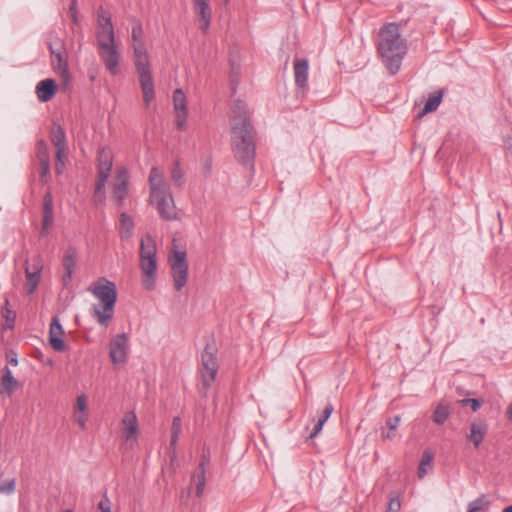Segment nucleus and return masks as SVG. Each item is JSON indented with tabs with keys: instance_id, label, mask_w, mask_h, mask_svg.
<instances>
[{
	"instance_id": "nucleus-1",
	"label": "nucleus",
	"mask_w": 512,
	"mask_h": 512,
	"mask_svg": "<svg viewBox=\"0 0 512 512\" xmlns=\"http://www.w3.org/2000/svg\"><path fill=\"white\" fill-rule=\"evenodd\" d=\"M231 110V141L234 156L243 166L251 169L254 166L256 147L246 105L241 100H235Z\"/></svg>"
},
{
	"instance_id": "nucleus-2",
	"label": "nucleus",
	"mask_w": 512,
	"mask_h": 512,
	"mask_svg": "<svg viewBox=\"0 0 512 512\" xmlns=\"http://www.w3.org/2000/svg\"><path fill=\"white\" fill-rule=\"evenodd\" d=\"M377 51L391 75H395L407 53V41L396 23H388L379 31Z\"/></svg>"
},
{
	"instance_id": "nucleus-3",
	"label": "nucleus",
	"mask_w": 512,
	"mask_h": 512,
	"mask_svg": "<svg viewBox=\"0 0 512 512\" xmlns=\"http://www.w3.org/2000/svg\"><path fill=\"white\" fill-rule=\"evenodd\" d=\"M142 33L143 30L140 24H137L132 28L135 67L143 94V100L148 106L155 98V88L150 70L149 55L142 38Z\"/></svg>"
},
{
	"instance_id": "nucleus-4",
	"label": "nucleus",
	"mask_w": 512,
	"mask_h": 512,
	"mask_svg": "<svg viewBox=\"0 0 512 512\" xmlns=\"http://www.w3.org/2000/svg\"><path fill=\"white\" fill-rule=\"evenodd\" d=\"M88 291L99 301V304L92 306L91 315L99 325L107 327L114 317L117 302L115 283L106 278H100L88 288Z\"/></svg>"
},
{
	"instance_id": "nucleus-5",
	"label": "nucleus",
	"mask_w": 512,
	"mask_h": 512,
	"mask_svg": "<svg viewBox=\"0 0 512 512\" xmlns=\"http://www.w3.org/2000/svg\"><path fill=\"white\" fill-rule=\"evenodd\" d=\"M150 203L154 205L165 220L177 218L173 195L165 182L163 174L157 167H152L149 174Z\"/></svg>"
},
{
	"instance_id": "nucleus-6",
	"label": "nucleus",
	"mask_w": 512,
	"mask_h": 512,
	"mask_svg": "<svg viewBox=\"0 0 512 512\" xmlns=\"http://www.w3.org/2000/svg\"><path fill=\"white\" fill-rule=\"evenodd\" d=\"M156 251L153 237L147 234L140 242V267L144 274L142 283L146 290H153L155 287Z\"/></svg>"
},
{
	"instance_id": "nucleus-7",
	"label": "nucleus",
	"mask_w": 512,
	"mask_h": 512,
	"mask_svg": "<svg viewBox=\"0 0 512 512\" xmlns=\"http://www.w3.org/2000/svg\"><path fill=\"white\" fill-rule=\"evenodd\" d=\"M216 354L217 348L215 345L207 343L201 355V365L199 368L201 384L205 389L211 387L218 373L219 365Z\"/></svg>"
},
{
	"instance_id": "nucleus-8",
	"label": "nucleus",
	"mask_w": 512,
	"mask_h": 512,
	"mask_svg": "<svg viewBox=\"0 0 512 512\" xmlns=\"http://www.w3.org/2000/svg\"><path fill=\"white\" fill-rule=\"evenodd\" d=\"M169 264L172 270L174 287L180 291L187 283L188 263L186 260V251L179 250L176 247L175 240L169 254Z\"/></svg>"
},
{
	"instance_id": "nucleus-9",
	"label": "nucleus",
	"mask_w": 512,
	"mask_h": 512,
	"mask_svg": "<svg viewBox=\"0 0 512 512\" xmlns=\"http://www.w3.org/2000/svg\"><path fill=\"white\" fill-rule=\"evenodd\" d=\"M49 51L51 54V63L55 72L60 76L64 83L70 80L69 65H68V52L62 42L58 44L49 42Z\"/></svg>"
},
{
	"instance_id": "nucleus-10",
	"label": "nucleus",
	"mask_w": 512,
	"mask_h": 512,
	"mask_svg": "<svg viewBox=\"0 0 512 512\" xmlns=\"http://www.w3.org/2000/svg\"><path fill=\"white\" fill-rule=\"evenodd\" d=\"M97 43L98 47L113 45L115 44V33L112 24L111 17L108 16L103 8H100L97 12Z\"/></svg>"
},
{
	"instance_id": "nucleus-11",
	"label": "nucleus",
	"mask_w": 512,
	"mask_h": 512,
	"mask_svg": "<svg viewBox=\"0 0 512 512\" xmlns=\"http://www.w3.org/2000/svg\"><path fill=\"white\" fill-rule=\"evenodd\" d=\"M128 336L125 333L113 337L109 344V356L114 364L125 363L128 354Z\"/></svg>"
},
{
	"instance_id": "nucleus-12",
	"label": "nucleus",
	"mask_w": 512,
	"mask_h": 512,
	"mask_svg": "<svg viewBox=\"0 0 512 512\" xmlns=\"http://www.w3.org/2000/svg\"><path fill=\"white\" fill-rule=\"evenodd\" d=\"M99 56L111 75L119 73L120 54L116 44L99 47Z\"/></svg>"
},
{
	"instance_id": "nucleus-13",
	"label": "nucleus",
	"mask_w": 512,
	"mask_h": 512,
	"mask_svg": "<svg viewBox=\"0 0 512 512\" xmlns=\"http://www.w3.org/2000/svg\"><path fill=\"white\" fill-rule=\"evenodd\" d=\"M173 104L175 111L176 126L179 130H185L188 112L186 106V96L182 89H176L174 91Z\"/></svg>"
},
{
	"instance_id": "nucleus-14",
	"label": "nucleus",
	"mask_w": 512,
	"mask_h": 512,
	"mask_svg": "<svg viewBox=\"0 0 512 512\" xmlns=\"http://www.w3.org/2000/svg\"><path fill=\"white\" fill-rule=\"evenodd\" d=\"M122 438L133 444L138 435V419L133 411L126 412L121 420Z\"/></svg>"
},
{
	"instance_id": "nucleus-15",
	"label": "nucleus",
	"mask_w": 512,
	"mask_h": 512,
	"mask_svg": "<svg viewBox=\"0 0 512 512\" xmlns=\"http://www.w3.org/2000/svg\"><path fill=\"white\" fill-rule=\"evenodd\" d=\"M293 70L296 87L300 91L305 92L308 88V60L296 58L293 63Z\"/></svg>"
},
{
	"instance_id": "nucleus-16",
	"label": "nucleus",
	"mask_w": 512,
	"mask_h": 512,
	"mask_svg": "<svg viewBox=\"0 0 512 512\" xmlns=\"http://www.w3.org/2000/svg\"><path fill=\"white\" fill-rule=\"evenodd\" d=\"M128 172L125 168H120L117 171L116 181L113 186L112 198L119 203H122L128 194Z\"/></svg>"
},
{
	"instance_id": "nucleus-17",
	"label": "nucleus",
	"mask_w": 512,
	"mask_h": 512,
	"mask_svg": "<svg viewBox=\"0 0 512 512\" xmlns=\"http://www.w3.org/2000/svg\"><path fill=\"white\" fill-rule=\"evenodd\" d=\"M63 334L64 331L60 323V319L57 316H54L49 329V342L55 351L62 352L66 348L65 342L62 339Z\"/></svg>"
},
{
	"instance_id": "nucleus-18",
	"label": "nucleus",
	"mask_w": 512,
	"mask_h": 512,
	"mask_svg": "<svg viewBox=\"0 0 512 512\" xmlns=\"http://www.w3.org/2000/svg\"><path fill=\"white\" fill-rule=\"evenodd\" d=\"M194 11L201 20L200 29L206 33L209 29L211 22V9L208 0H193Z\"/></svg>"
},
{
	"instance_id": "nucleus-19",
	"label": "nucleus",
	"mask_w": 512,
	"mask_h": 512,
	"mask_svg": "<svg viewBox=\"0 0 512 512\" xmlns=\"http://www.w3.org/2000/svg\"><path fill=\"white\" fill-rule=\"evenodd\" d=\"M20 386L18 380L12 374V371L8 366H5L2 371L0 378V395L6 394L11 396L12 393Z\"/></svg>"
},
{
	"instance_id": "nucleus-20",
	"label": "nucleus",
	"mask_w": 512,
	"mask_h": 512,
	"mask_svg": "<svg viewBox=\"0 0 512 512\" xmlns=\"http://www.w3.org/2000/svg\"><path fill=\"white\" fill-rule=\"evenodd\" d=\"M57 85L53 79L40 81L36 86V95L41 102H47L56 93Z\"/></svg>"
},
{
	"instance_id": "nucleus-21",
	"label": "nucleus",
	"mask_w": 512,
	"mask_h": 512,
	"mask_svg": "<svg viewBox=\"0 0 512 512\" xmlns=\"http://www.w3.org/2000/svg\"><path fill=\"white\" fill-rule=\"evenodd\" d=\"M113 155L110 149L102 148L98 153V175H110Z\"/></svg>"
},
{
	"instance_id": "nucleus-22",
	"label": "nucleus",
	"mask_w": 512,
	"mask_h": 512,
	"mask_svg": "<svg viewBox=\"0 0 512 512\" xmlns=\"http://www.w3.org/2000/svg\"><path fill=\"white\" fill-rule=\"evenodd\" d=\"M76 257L77 252L74 248L70 247L66 250L64 259H63V267L65 270V275L63 276V282L65 285L69 283L72 277V273L76 266Z\"/></svg>"
},
{
	"instance_id": "nucleus-23",
	"label": "nucleus",
	"mask_w": 512,
	"mask_h": 512,
	"mask_svg": "<svg viewBox=\"0 0 512 512\" xmlns=\"http://www.w3.org/2000/svg\"><path fill=\"white\" fill-rule=\"evenodd\" d=\"M53 199L51 193H46L43 200V227L42 234H46L53 223Z\"/></svg>"
},
{
	"instance_id": "nucleus-24",
	"label": "nucleus",
	"mask_w": 512,
	"mask_h": 512,
	"mask_svg": "<svg viewBox=\"0 0 512 512\" xmlns=\"http://www.w3.org/2000/svg\"><path fill=\"white\" fill-rule=\"evenodd\" d=\"M487 433V426L483 422H472L470 434L468 435V439L474 444L476 448L484 440V437Z\"/></svg>"
},
{
	"instance_id": "nucleus-25",
	"label": "nucleus",
	"mask_w": 512,
	"mask_h": 512,
	"mask_svg": "<svg viewBox=\"0 0 512 512\" xmlns=\"http://www.w3.org/2000/svg\"><path fill=\"white\" fill-rule=\"evenodd\" d=\"M134 227L133 219L127 213H121L119 233L122 240H128L132 237Z\"/></svg>"
},
{
	"instance_id": "nucleus-26",
	"label": "nucleus",
	"mask_w": 512,
	"mask_h": 512,
	"mask_svg": "<svg viewBox=\"0 0 512 512\" xmlns=\"http://www.w3.org/2000/svg\"><path fill=\"white\" fill-rule=\"evenodd\" d=\"M400 422L401 417L399 415L387 418L386 428H383L381 431L382 438L389 440L394 439L396 437V431Z\"/></svg>"
},
{
	"instance_id": "nucleus-27",
	"label": "nucleus",
	"mask_w": 512,
	"mask_h": 512,
	"mask_svg": "<svg viewBox=\"0 0 512 512\" xmlns=\"http://www.w3.org/2000/svg\"><path fill=\"white\" fill-rule=\"evenodd\" d=\"M1 314L3 318L2 328L12 329L15 325L16 313L10 308L8 298L4 299V305Z\"/></svg>"
},
{
	"instance_id": "nucleus-28",
	"label": "nucleus",
	"mask_w": 512,
	"mask_h": 512,
	"mask_svg": "<svg viewBox=\"0 0 512 512\" xmlns=\"http://www.w3.org/2000/svg\"><path fill=\"white\" fill-rule=\"evenodd\" d=\"M192 480L196 483V496L201 497L206 484V468L204 462L199 464L198 471L192 476Z\"/></svg>"
},
{
	"instance_id": "nucleus-29",
	"label": "nucleus",
	"mask_w": 512,
	"mask_h": 512,
	"mask_svg": "<svg viewBox=\"0 0 512 512\" xmlns=\"http://www.w3.org/2000/svg\"><path fill=\"white\" fill-rule=\"evenodd\" d=\"M25 273L27 278L25 289L28 294H32L38 286L40 280V268L37 267L34 271H31L29 267L26 266Z\"/></svg>"
},
{
	"instance_id": "nucleus-30",
	"label": "nucleus",
	"mask_w": 512,
	"mask_h": 512,
	"mask_svg": "<svg viewBox=\"0 0 512 512\" xmlns=\"http://www.w3.org/2000/svg\"><path fill=\"white\" fill-rule=\"evenodd\" d=\"M51 142L55 148H67L65 131L59 124H54L51 131Z\"/></svg>"
},
{
	"instance_id": "nucleus-31",
	"label": "nucleus",
	"mask_w": 512,
	"mask_h": 512,
	"mask_svg": "<svg viewBox=\"0 0 512 512\" xmlns=\"http://www.w3.org/2000/svg\"><path fill=\"white\" fill-rule=\"evenodd\" d=\"M449 415V405L445 402H440L434 410L433 421L438 425H442L448 419Z\"/></svg>"
},
{
	"instance_id": "nucleus-32",
	"label": "nucleus",
	"mask_w": 512,
	"mask_h": 512,
	"mask_svg": "<svg viewBox=\"0 0 512 512\" xmlns=\"http://www.w3.org/2000/svg\"><path fill=\"white\" fill-rule=\"evenodd\" d=\"M442 101V92H436L429 96L427 102L424 105L423 110L419 114V117L424 116L427 113L435 111Z\"/></svg>"
},
{
	"instance_id": "nucleus-33",
	"label": "nucleus",
	"mask_w": 512,
	"mask_h": 512,
	"mask_svg": "<svg viewBox=\"0 0 512 512\" xmlns=\"http://www.w3.org/2000/svg\"><path fill=\"white\" fill-rule=\"evenodd\" d=\"M490 502L487 500L485 495H481L477 499L471 501L468 504L467 512H479L488 508Z\"/></svg>"
},
{
	"instance_id": "nucleus-34",
	"label": "nucleus",
	"mask_w": 512,
	"mask_h": 512,
	"mask_svg": "<svg viewBox=\"0 0 512 512\" xmlns=\"http://www.w3.org/2000/svg\"><path fill=\"white\" fill-rule=\"evenodd\" d=\"M181 430H182V424H181L180 417H174L173 422H172V427H171V440H170L171 448L176 447Z\"/></svg>"
},
{
	"instance_id": "nucleus-35",
	"label": "nucleus",
	"mask_w": 512,
	"mask_h": 512,
	"mask_svg": "<svg viewBox=\"0 0 512 512\" xmlns=\"http://www.w3.org/2000/svg\"><path fill=\"white\" fill-rule=\"evenodd\" d=\"M171 180L178 187H182L185 183L184 172L182 171L178 162L174 164L170 172Z\"/></svg>"
},
{
	"instance_id": "nucleus-36",
	"label": "nucleus",
	"mask_w": 512,
	"mask_h": 512,
	"mask_svg": "<svg viewBox=\"0 0 512 512\" xmlns=\"http://www.w3.org/2000/svg\"><path fill=\"white\" fill-rule=\"evenodd\" d=\"M37 159L39 162L50 161L49 148L44 140L37 142Z\"/></svg>"
},
{
	"instance_id": "nucleus-37",
	"label": "nucleus",
	"mask_w": 512,
	"mask_h": 512,
	"mask_svg": "<svg viewBox=\"0 0 512 512\" xmlns=\"http://www.w3.org/2000/svg\"><path fill=\"white\" fill-rule=\"evenodd\" d=\"M432 459H433V457L429 452H425L423 454L419 468H418L419 478H423L427 474V467L431 466Z\"/></svg>"
},
{
	"instance_id": "nucleus-38",
	"label": "nucleus",
	"mask_w": 512,
	"mask_h": 512,
	"mask_svg": "<svg viewBox=\"0 0 512 512\" xmlns=\"http://www.w3.org/2000/svg\"><path fill=\"white\" fill-rule=\"evenodd\" d=\"M401 509V501L399 495L391 493L389 495V502L387 512H399Z\"/></svg>"
},
{
	"instance_id": "nucleus-39",
	"label": "nucleus",
	"mask_w": 512,
	"mask_h": 512,
	"mask_svg": "<svg viewBox=\"0 0 512 512\" xmlns=\"http://www.w3.org/2000/svg\"><path fill=\"white\" fill-rule=\"evenodd\" d=\"M40 166V180L42 183H47L50 175V161L39 162Z\"/></svg>"
},
{
	"instance_id": "nucleus-40",
	"label": "nucleus",
	"mask_w": 512,
	"mask_h": 512,
	"mask_svg": "<svg viewBox=\"0 0 512 512\" xmlns=\"http://www.w3.org/2000/svg\"><path fill=\"white\" fill-rule=\"evenodd\" d=\"M86 410H87V397L84 394L79 395L76 399L74 412L86 413Z\"/></svg>"
},
{
	"instance_id": "nucleus-41",
	"label": "nucleus",
	"mask_w": 512,
	"mask_h": 512,
	"mask_svg": "<svg viewBox=\"0 0 512 512\" xmlns=\"http://www.w3.org/2000/svg\"><path fill=\"white\" fill-rule=\"evenodd\" d=\"M16 481L15 479H11L8 482L0 485V494L10 495L15 491Z\"/></svg>"
},
{
	"instance_id": "nucleus-42",
	"label": "nucleus",
	"mask_w": 512,
	"mask_h": 512,
	"mask_svg": "<svg viewBox=\"0 0 512 512\" xmlns=\"http://www.w3.org/2000/svg\"><path fill=\"white\" fill-rule=\"evenodd\" d=\"M74 421L76 424L81 428L85 429L86 422H87V414L86 413H80V412H74L73 413Z\"/></svg>"
},
{
	"instance_id": "nucleus-43",
	"label": "nucleus",
	"mask_w": 512,
	"mask_h": 512,
	"mask_svg": "<svg viewBox=\"0 0 512 512\" xmlns=\"http://www.w3.org/2000/svg\"><path fill=\"white\" fill-rule=\"evenodd\" d=\"M461 404L463 406H467V405H470L472 410L474 412H476L480 407H481V404H482V401L479 400V399H471V398H468V399H463L461 401Z\"/></svg>"
},
{
	"instance_id": "nucleus-44",
	"label": "nucleus",
	"mask_w": 512,
	"mask_h": 512,
	"mask_svg": "<svg viewBox=\"0 0 512 512\" xmlns=\"http://www.w3.org/2000/svg\"><path fill=\"white\" fill-rule=\"evenodd\" d=\"M99 178L96 182L95 194L98 195L104 189L106 182L110 175H98Z\"/></svg>"
},
{
	"instance_id": "nucleus-45",
	"label": "nucleus",
	"mask_w": 512,
	"mask_h": 512,
	"mask_svg": "<svg viewBox=\"0 0 512 512\" xmlns=\"http://www.w3.org/2000/svg\"><path fill=\"white\" fill-rule=\"evenodd\" d=\"M98 509L101 512H111V502L106 494L103 496L101 501L98 503Z\"/></svg>"
},
{
	"instance_id": "nucleus-46",
	"label": "nucleus",
	"mask_w": 512,
	"mask_h": 512,
	"mask_svg": "<svg viewBox=\"0 0 512 512\" xmlns=\"http://www.w3.org/2000/svg\"><path fill=\"white\" fill-rule=\"evenodd\" d=\"M55 158L56 162H62L66 160L67 148H55Z\"/></svg>"
},
{
	"instance_id": "nucleus-47",
	"label": "nucleus",
	"mask_w": 512,
	"mask_h": 512,
	"mask_svg": "<svg viewBox=\"0 0 512 512\" xmlns=\"http://www.w3.org/2000/svg\"><path fill=\"white\" fill-rule=\"evenodd\" d=\"M324 424H325V419L319 418V420L315 424L314 430L311 433L310 437L311 438L315 437L322 430Z\"/></svg>"
},
{
	"instance_id": "nucleus-48",
	"label": "nucleus",
	"mask_w": 512,
	"mask_h": 512,
	"mask_svg": "<svg viewBox=\"0 0 512 512\" xmlns=\"http://www.w3.org/2000/svg\"><path fill=\"white\" fill-rule=\"evenodd\" d=\"M333 409L334 408L331 404L326 405V407L323 410V415L320 418L325 419V422H326L328 420V418L331 416Z\"/></svg>"
},
{
	"instance_id": "nucleus-49",
	"label": "nucleus",
	"mask_w": 512,
	"mask_h": 512,
	"mask_svg": "<svg viewBox=\"0 0 512 512\" xmlns=\"http://www.w3.org/2000/svg\"><path fill=\"white\" fill-rule=\"evenodd\" d=\"M64 168H65V162L62 161V162H56L55 163V172L56 174L60 175L63 173L64 171Z\"/></svg>"
},
{
	"instance_id": "nucleus-50",
	"label": "nucleus",
	"mask_w": 512,
	"mask_h": 512,
	"mask_svg": "<svg viewBox=\"0 0 512 512\" xmlns=\"http://www.w3.org/2000/svg\"><path fill=\"white\" fill-rule=\"evenodd\" d=\"M73 12L77 13V0H72L70 5V14H73Z\"/></svg>"
},
{
	"instance_id": "nucleus-51",
	"label": "nucleus",
	"mask_w": 512,
	"mask_h": 512,
	"mask_svg": "<svg viewBox=\"0 0 512 512\" xmlns=\"http://www.w3.org/2000/svg\"><path fill=\"white\" fill-rule=\"evenodd\" d=\"M8 362L13 365V366H17L18 365V360H17V357L16 355L14 354L12 357H9L8 358Z\"/></svg>"
},
{
	"instance_id": "nucleus-52",
	"label": "nucleus",
	"mask_w": 512,
	"mask_h": 512,
	"mask_svg": "<svg viewBox=\"0 0 512 512\" xmlns=\"http://www.w3.org/2000/svg\"><path fill=\"white\" fill-rule=\"evenodd\" d=\"M189 495H190V488H187L186 490H183L182 493H181L182 497L188 498Z\"/></svg>"
},
{
	"instance_id": "nucleus-53",
	"label": "nucleus",
	"mask_w": 512,
	"mask_h": 512,
	"mask_svg": "<svg viewBox=\"0 0 512 512\" xmlns=\"http://www.w3.org/2000/svg\"><path fill=\"white\" fill-rule=\"evenodd\" d=\"M507 414L509 419L512 420V404L508 407Z\"/></svg>"
},
{
	"instance_id": "nucleus-54",
	"label": "nucleus",
	"mask_w": 512,
	"mask_h": 512,
	"mask_svg": "<svg viewBox=\"0 0 512 512\" xmlns=\"http://www.w3.org/2000/svg\"><path fill=\"white\" fill-rule=\"evenodd\" d=\"M71 18H72V21L73 23H77V13L76 12H73V14H71Z\"/></svg>"
},
{
	"instance_id": "nucleus-55",
	"label": "nucleus",
	"mask_w": 512,
	"mask_h": 512,
	"mask_svg": "<svg viewBox=\"0 0 512 512\" xmlns=\"http://www.w3.org/2000/svg\"><path fill=\"white\" fill-rule=\"evenodd\" d=\"M502 512H512V505H509L506 508H504Z\"/></svg>"
},
{
	"instance_id": "nucleus-56",
	"label": "nucleus",
	"mask_w": 512,
	"mask_h": 512,
	"mask_svg": "<svg viewBox=\"0 0 512 512\" xmlns=\"http://www.w3.org/2000/svg\"><path fill=\"white\" fill-rule=\"evenodd\" d=\"M223 1H224L225 3H228V2H229V0H223Z\"/></svg>"
},
{
	"instance_id": "nucleus-57",
	"label": "nucleus",
	"mask_w": 512,
	"mask_h": 512,
	"mask_svg": "<svg viewBox=\"0 0 512 512\" xmlns=\"http://www.w3.org/2000/svg\"><path fill=\"white\" fill-rule=\"evenodd\" d=\"M65 512H72V510H69V509H68V510H66Z\"/></svg>"
}]
</instances>
